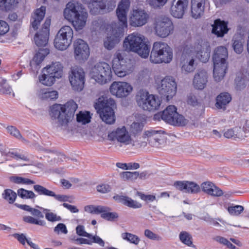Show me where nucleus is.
Listing matches in <instances>:
<instances>
[{
	"label": "nucleus",
	"instance_id": "nucleus-1",
	"mask_svg": "<svg viewBox=\"0 0 249 249\" xmlns=\"http://www.w3.org/2000/svg\"><path fill=\"white\" fill-rule=\"evenodd\" d=\"M77 108V105L73 101H69L64 105H53L50 114L55 120L54 127L60 130L68 129L69 123Z\"/></svg>",
	"mask_w": 249,
	"mask_h": 249
},
{
	"label": "nucleus",
	"instance_id": "nucleus-2",
	"mask_svg": "<svg viewBox=\"0 0 249 249\" xmlns=\"http://www.w3.org/2000/svg\"><path fill=\"white\" fill-rule=\"evenodd\" d=\"M123 47L126 51L136 53L144 58L149 54L150 47L146 44L145 37L138 33H133L125 37Z\"/></svg>",
	"mask_w": 249,
	"mask_h": 249
},
{
	"label": "nucleus",
	"instance_id": "nucleus-3",
	"mask_svg": "<svg viewBox=\"0 0 249 249\" xmlns=\"http://www.w3.org/2000/svg\"><path fill=\"white\" fill-rule=\"evenodd\" d=\"M115 106V100L107 96L99 97L94 105L102 120L108 124L115 123V116L113 108Z\"/></svg>",
	"mask_w": 249,
	"mask_h": 249
},
{
	"label": "nucleus",
	"instance_id": "nucleus-4",
	"mask_svg": "<svg viewBox=\"0 0 249 249\" xmlns=\"http://www.w3.org/2000/svg\"><path fill=\"white\" fill-rule=\"evenodd\" d=\"M228 56V51L223 46L217 47L214 52L213 78L216 81H220L224 78L227 68L226 60Z\"/></svg>",
	"mask_w": 249,
	"mask_h": 249
},
{
	"label": "nucleus",
	"instance_id": "nucleus-5",
	"mask_svg": "<svg viewBox=\"0 0 249 249\" xmlns=\"http://www.w3.org/2000/svg\"><path fill=\"white\" fill-rule=\"evenodd\" d=\"M173 59V52L166 43L156 42L153 44L150 55V61L155 64L169 63Z\"/></svg>",
	"mask_w": 249,
	"mask_h": 249
},
{
	"label": "nucleus",
	"instance_id": "nucleus-6",
	"mask_svg": "<svg viewBox=\"0 0 249 249\" xmlns=\"http://www.w3.org/2000/svg\"><path fill=\"white\" fill-rule=\"evenodd\" d=\"M112 67L115 74L121 78L129 75L133 70L131 65L124 59V53L121 51H117L114 53Z\"/></svg>",
	"mask_w": 249,
	"mask_h": 249
},
{
	"label": "nucleus",
	"instance_id": "nucleus-7",
	"mask_svg": "<svg viewBox=\"0 0 249 249\" xmlns=\"http://www.w3.org/2000/svg\"><path fill=\"white\" fill-rule=\"evenodd\" d=\"M136 98L138 106L145 110L154 111L159 109L160 105L158 96L150 94L145 90L139 91Z\"/></svg>",
	"mask_w": 249,
	"mask_h": 249
},
{
	"label": "nucleus",
	"instance_id": "nucleus-8",
	"mask_svg": "<svg viewBox=\"0 0 249 249\" xmlns=\"http://www.w3.org/2000/svg\"><path fill=\"white\" fill-rule=\"evenodd\" d=\"M91 75L96 82L101 85L105 84L111 79V68L107 63H99L92 69Z\"/></svg>",
	"mask_w": 249,
	"mask_h": 249
},
{
	"label": "nucleus",
	"instance_id": "nucleus-9",
	"mask_svg": "<svg viewBox=\"0 0 249 249\" xmlns=\"http://www.w3.org/2000/svg\"><path fill=\"white\" fill-rule=\"evenodd\" d=\"M108 139L116 142L120 146L130 145L133 143V139L129 131L124 126L119 127L108 134Z\"/></svg>",
	"mask_w": 249,
	"mask_h": 249
},
{
	"label": "nucleus",
	"instance_id": "nucleus-10",
	"mask_svg": "<svg viewBox=\"0 0 249 249\" xmlns=\"http://www.w3.org/2000/svg\"><path fill=\"white\" fill-rule=\"evenodd\" d=\"M73 35V30L70 26L62 27L55 37L54 40L55 47L59 50H65L71 44Z\"/></svg>",
	"mask_w": 249,
	"mask_h": 249
},
{
	"label": "nucleus",
	"instance_id": "nucleus-11",
	"mask_svg": "<svg viewBox=\"0 0 249 249\" xmlns=\"http://www.w3.org/2000/svg\"><path fill=\"white\" fill-rule=\"evenodd\" d=\"M154 31L155 35L165 38L174 32V25L172 21L167 17L157 18L154 23Z\"/></svg>",
	"mask_w": 249,
	"mask_h": 249
},
{
	"label": "nucleus",
	"instance_id": "nucleus-12",
	"mask_svg": "<svg viewBox=\"0 0 249 249\" xmlns=\"http://www.w3.org/2000/svg\"><path fill=\"white\" fill-rule=\"evenodd\" d=\"M86 74L84 70L79 67H71L69 73V80L73 90L80 91L84 87Z\"/></svg>",
	"mask_w": 249,
	"mask_h": 249
},
{
	"label": "nucleus",
	"instance_id": "nucleus-13",
	"mask_svg": "<svg viewBox=\"0 0 249 249\" xmlns=\"http://www.w3.org/2000/svg\"><path fill=\"white\" fill-rule=\"evenodd\" d=\"M191 47L187 46L184 48L180 58V67L181 72L188 74L192 72L196 69L195 53Z\"/></svg>",
	"mask_w": 249,
	"mask_h": 249
},
{
	"label": "nucleus",
	"instance_id": "nucleus-14",
	"mask_svg": "<svg viewBox=\"0 0 249 249\" xmlns=\"http://www.w3.org/2000/svg\"><path fill=\"white\" fill-rule=\"evenodd\" d=\"M174 106H169L162 111V120L174 125L183 126L188 123V120L177 111Z\"/></svg>",
	"mask_w": 249,
	"mask_h": 249
},
{
	"label": "nucleus",
	"instance_id": "nucleus-15",
	"mask_svg": "<svg viewBox=\"0 0 249 249\" xmlns=\"http://www.w3.org/2000/svg\"><path fill=\"white\" fill-rule=\"evenodd\" d=\"M177 86L175 78L171 76H167L161 80L158 90L160 94L165 97L167 101H169L176 94Z\"/></svg>",
	"mask_w": 249,
	"mask_h": 249
},
{
	"label": "nucleus",
	"instance_id": "nucleus-16",
	"mask_svg": "<svg viewBox=\"0 0 249 249\" xmlns=\"http://www.w3.org/2000/svg\"><path fill=\"white\" fill-rule=\"evenodd\" d=\"M133 87L129 83L124 81H114L109 86V90L112 95L117 98H125L129 96L133 91Z\"/></svg>",
	"mask_w": 249,
	"mask_h": 249
},
{
	"label": "nucleus",
	"instance_id": "nucleus-17",
	"mask_svg": "<svg viewBox=\"0 0 249 249\" xmlns=\"http://www.w3.org/2000/svg\"><path fill=\"white\" fill-rule=\"evenodd\" d=\"M81 1L87 5L90 13L92 15H97L102 12H109L115 7L113 3L110 7H107L108 2L106 0H81Z\"/></svg>",
	"mask_w": 249,
	"mask_h": 249
},
{
	"label": "nucleus",
	"instance_id": "nucleus-18",
	"mask_svg": "<svg viewBox=\"0 0 249 249\" xmlns=\"http://www.w3.org/2000/svg\"><path fill=\"white\" fill-rule=\"evenodd\" d=\"M149 18V16L147 12L142 8H136L131 12L129 23L134 27H142L145 25Z\"/></svg>",
	"mask_w": 249,
	"mask_h": 249
},
{
	"label": "nucleus",
	"instance_id": "nucleus-19",
	"mask_svg": "<svg viewBox=\"0 0 249 249\" xmlns=\"http://www.w3.org/2000/svg\"><path fill=\"white\" fill-rule=\"evenodd\" d=\"M187 46L192 48L191 49L195 53V57L197 56L201 61L206 62L208 61L210 56L211 50L207 42L203 40H198L195 42L193 45Z\"/></svg>",
	"mask_w": 249,
	"mask_h": 249
},
{
	"label": "nucleus",
	"instance_id": "nucleus-20",
	"mask_svg": "<svg viewBox=\"0 0 249 249\" xmlns=\"http://www.w3.org/2000/svg\"><path fill=\"white\" fill-rule=\"evenodd\" d=\"M74 56L75 60L79 62L85 61L90 54L88 45L82 39H77L73 43Z\"/></svg>",
	"mask_w": 249,
	"mask_h": 249
},
{
	"label": "nucleus",
	"instance_id": "nucleus-21",
	"mask_svg": "<svg viewBox=\"0 0 249 249\" xmlns=\"http://www.w3.org/2000/svg\"><path fill=\"white\" fill-rule=\"evenodd\" d=\"M130 7L129 0H121L118 4L116 12L117 18L119 21V27L123 30L127 26V14Z\"/></svg>",
	"mask_w": 249,
	"mask_h": 249
},
{
	"label": "nucleus",
	"instance_id": "nucleus-22",
	"mask_svg": "<svg viewBox=\"0 0 249 249\" xmlns=\"http://www.w3.org/2000/svg\"><path fill=\"white\" fill-rule=\"evenodd\" d=\"M84 10H85V8L80 2L71 1L66 4L63 11V15L66 19L70 21Z\"/></svg>",
	"mask_w": 249,
	"mask_h": 249
},
{
	"label": "nucleus",
	"instance_id": "nucleus-23",
	"mask_svg": "<svg viewBox=\"0 0 249 249\" xmlns=\"http://www.w3.org/2000/svg\"><path fill=\"white\" fill-rule=\"evenodd\" d=\"M50 24L51 19L47 18L42 29L36 34L34 39L37 46H45L47 44L49 40Z\"/></svg>",
	"mask_w": 249,
	"mask_h": 249
},
{
	"label": "nucleus",
	"instance_id": "nucleus-24",
	"mask_svg": "<svg viewBox=\"0 0 249 249\" xmlns=\"http://www.w3.org/2000/svg\"><path fill=\"white\" fill-rule=\"evenodd\" d=\"M122 33L123 30L120 29H116V28H112V31L107 33V36L104 40V45L105 48L108 50H111L114 48L120 41Z\"/></svg>",
	"mask_w": 249,
	"mask_h": 249
},
{
	"label": "nucleus",
	"instance_id": "nucleus-25",
	"mask_svg": "<svg viewBox=\"0 0 249 249\" xmlns=\"http://www.w3.org/2000/svg\"><path fill=\"white\" fill-rule=\"evenodd\" d=\"M208 74L204 70H198L194 74L193 85L196 89H203L207 85L208 81Z\"/></svg>",
	"mask_w": 249,
	"mask_h": 249
},
{
	"label": "nucleus",
	"instance_id": "nucleus-26",
	"mask_svg": "<svg viewBox=\"0 0 249 249\" xmlns=\"http://www.w3.org/2000/svg\"><path fill=\"white\" fill-rule=\"evenodd\" d=\"M34 189L35 192L39 195H44L54 197L57 200L60 202L69 201V196L66 195H56L55 193L40 185H35Z\"/></svg>",
	"mask_w": 249,
	"mask_h": 249
},
{
	"label": "nucleus",
	"instance_id": "nucleus-27",
	"mask_svg": "<svg viewBox=\"0 0 249 249\" xmlns=\"http://www.w3.org/2000/svg\"><path fill=\"white\" fill-rule=\"evenodd\" d=\"M174 185L178 189L185 193L197 194L200 191V186L194 182L177 181Z\"/></svg>",
	"mask_w": 249,
	"mask_h": 249
},
{
	"label": "nucleus",
	"instance_id": "nucleus-28",
	"mask_svg": "<svg viewBox=\"0 0 249 249\" xmlns=\"http://www.w3.org/2000/svg\"><path fill=\"white\" fill-rule=\"evenodd\" d=\"M45 71L56 79L60 78L63 75V67L59 62H52L43 69Z\"/></svg>",
	"mask_w": 249,
	"mask_h": 249
},
{
	"label": "nucleus",
	"instance_id": "nucleus-29",
	"mask_svg": "<svg viewBox=\"0 0 249 249\" xmlns=\"http://www.w3.org/2000/svg\"><path fill=\"white\" fill-rule=\"evenodd\" d=\"M88 17V14L86 10H84L69 21L71 22L75 30L79 31L83 29L86 26Z\"/></svg>",
	"mask_w": 249,
	"mask_h": 249
},
{
	"label": "nucleus",
	"instance_id": "nucleus-30",
	"mask_svg": "<svg viewBox=\"0 0 249 249\" xmlns=\"http://www.w3.org/2000/svg\"><path fill=\"white\" fill-rule=\"evenodd\" d=\"M200 187L204 193L212 196H220L223 194L221 189L209 181L202 183Z\"/></svg>",
	"mask_w": 249,
	"mask_h": 249
},
{
	"label": "nucleus",
	"instance_id": "nucleus-31",
	"mask_svg": "<svg viewBox=\"0 0 249 249\" xmlns=\"http://www.w3.org/2000/svg\"><path fill=\"white\" fill-rule=\"evenodd\" d=\"M113 198L115 201L129 208L138 209L142 207L141 203L127 196L117 195L114 196Z\"/></svg>",
	"mask_w": 249,
	"mask_h": 249
},
{
	"label": "nucleus",
	"instance_id": "nucleus-32",
	"mask_svg": "<svg viewBox=\"0 0 249 249\" xmlns=\"http://www.w3.org/2000/svg\"><path fill=\"white\" fill-rule=\"evenodd\" d=\"M45 11L46 8L43 6L35 11L31 19V23L34 30L37 29L38 26L44 17Z\"/></svg>",
	"mask_w": 249,
	"mask_h": 249
},
{
	"label": "nucleus",
	"instance_id": "nucleus-33",
	"mask_svg": "<svg viewBox=\"0 0 249 249\" xmlns=\"http://www.w3.org/2000/svg\"><path fill=\"white\" fill-rule=\"evenodd\" d=\"M212 33L218 37H222L228 31L227 25L224 21L218 19L214 21V24L212 25Z\"/></svg>",
	"mask_w": 249,
	"mask_h": 249
},
{
	"label": "nucleus",
	"instance_id": "nucleus-34",
	"mask_svg": "<svg viewBox=\"0 0 249 249\" xmlns=\"http://www.w3.org/2000/svg\"><path fill=\"white\" fill-rule=\"evenodd\" d=\"M76 233L81 236L88 237L93 240V242L99 244L101 247L105 246L104 241L99 236L97 235L92 236L91 234L88 233L85 231L84 227L82 225H78L76 228Z\"/></svg>",
	"mask_w": 249,
	"mask_h": 249
},
{
	"label": "nucleus",
	"instance_id": "nucleus-35",
	"mask_svg": "<svg viewBox=\"0 0 249 249\" xmlns=\"http://www.w3.org/2000/svg\"><path fill=\"white\" fill-rule=\"evenodd\" d=\"M187 5L172 2L170 9L171 14L175 18H182L185 11L187 8Z\"/></svg>",
	"mask_w": 249,
	"mask_h": 249
},
{
	"label": "nucleus",
	"instance_id": "nucleus-36",
	"mask_svg": "<svg viewBox=\"0 0 249 249\" xmlns=\"http://www.w3.org/2000/svg\"><path fill=\"white\" fill-rule=\"evenodd\" d=\"M38 96L43 100H55L58 97V93L56 90L43 89L38 91Z\"/></svg>",
	"mask_w": 249,
	"mask_h": 249
},
{
	"label": "nucleus",
	"instance_id": "nucleus-37",
	"mask_svg": "<svg viewBox=\"0 0 249 249\" xmlns=\"http://www.w3.org/2000/svg\"><path fill=\"white\" fill-rule=\"evenodd\" d=\"M231 99V98L229 93H222L216 98L215 106L218 108L225 109L226 106L230 102Z\"/></svg>",
	"mask_w": 249,
	"mask_h": 249
},
{
	"label": "nucleus",
	"instance_id": "nucleus-38",
	"mask_svg": "<svg viewBox=\"0 0 249 249\" xmlns=\"http://www.w3.org/2000/svg\"><path fill=\"white\" fill-rule=\"evenodd\" d=\"M232 47L237 53L240 54L243 51L244 39L240 35H235L232 39Z\"/></svg>",
	"mask_w": 249,
	"mask_h": 249
},
{
	"label": "nucleus",
	"instance_id": "nucleus-39",
	"mask_svg": "<svg viewBox=\"0 0 249 249\" xmlns=\"http://www.w3.org/2000/svg\"><path fill=\"white\" fill-rule=\"evenodd\" d=\"M38 79L42 84L46 86H51L56 81L55 78L46 73L43 69L42 70L41 74L39 76Z\"/></svg>",
	"mask_w": 249,
	"mask_h": 249
},
{
	"label": "nucleus",
	"instance_id": "nucleus-40",
	"mask_svg": "<svg viewBox=\"0 0 249 249\" xmlns=\"http://www.w3.org/2000/svg\"><path fill=\"white\" fill-rule=\"evenodd\" d=\"M49 53V50L47 49H40L34 56L31 62V65L39 66Z\"/></svg>",
	"mask_w": 249,
	"mask_h": 249
},
{
	"label": "nucleus",
	"instance_id": "nucleus-41",
	"mask_svg": "<svg viewBox=\"0 0 249 249\" xmlns=\"http://www.w3.org/2000/svg\"><path fill=\"white\" fill-rule=\"evenodd\" d=\"M1 155L7 157H10L16 159L17 160H21L25 161L28 160V157L24 154L21 153L17 151H11L6 152L0 150Z\"/></svg>",
	"mask_w": 249,
	"mask_h": 249
},
{
	"label": "nucleus",
	"instance_id": "nucleus-42",
	"mask_svg": "<svg viewBox=\"0 0 249 249\" xmlns=\"http://www.w3.org/2000/svg\"><path fill=\"white\" fill-rule=\"evenodd\" d=\"M2 197L9 204H13L17 198V194L10 189H5L1 194Z\"/></svg>",
	"mask_w": 249,
	"mask_h": 249
},
{
	"label": "nucleus",
	"instance_id": "nucleus-43",
	"mask_svg": "<svg viewBox=\"0 0 249 249\" xmlns=\"http://www.w3.org/2000/svg\"><path fill=\"white\" fill-rule=\"evenodd\" d=\"M91 115L89 111H80L76 115L77 122L81 124H85L90 122Z\"/></svg>",
	"mask_w": 249,
	"mask_h": 249
},
{
	"label": "nucleus",
	"instance_id": "nucleus-44",
	"mask_svg": "<svg viewBox=\"0 0 249 249\" xmlns=\"http://www.w3.org/2000/svg\"><path fill=\"white\" fill-rule=\"evenodd\" d=\"M20 0H0V8L2 10H10L13 9Z\"/></svg>",
	"mask_w": 249,
	"mask_h": 249
},
{
	"label": "nucleus",
	"instance_id": "nucleus-45",
	"mask_svg": "<svg viewBox=\"0 0 249 249\" xmlns=\"http://www.w3.org/2000/svg\"><path fill=\"white\" fill-rule=\"evenodd\" d=\"M104 208L107 209L105 212L101 213V216L102 218L110 221H113L118 219L119 215L117 213L110 212V209L108 207L104 206Z\"/></svg>",
	"mask_w": 249,
	"mask_h": 249
},
{
	"label": "nucleus",
	"instance_id": "nucleus-46",
	"mask_svg": "<svg viewBox=\"0 0 249 249\" xmlns=\"http://www.w3.org/2000/svg\"><path fill=\"white\" fill-rule=\"evenodd\" d=\"M106 209L103 206H96L93 205H89L84 207V211L91 214H100L101 213L105 212Z\"/></svg>",
	"mask_w": 249,
	"mask_h": 249
},
{
	"label": "nucleus",
	"instance_id": "nucleus-47",
	"mask_svg": "<svg viewBox=\"0 0 249 249\" xmlns=\"http://www.w3.org/2000/svg\"><path fill=\"white\" fill-rule=\"evenodd\" d=\"M162 134V131L153 129L145 131L143 134V138L146 139L148 142L153 139H158V136Z\"/></svg>",
	"mask_w": 249,
	"mask_h": 249
},
{
	"label": "nucleus",
	"instance_id": "nucleus-48",
	"mask_svg": "<svg viewBox=\"0 0 249 249\" xmlns=\"http://www.w3.org/2000/svg\"><path fill=\"white\" fill-rule=\"evenodd\" d=\"M204 7L192 4L191 15L193 18L197 19L199 18L203 14Z\"/></svg>",
	"mask_w": 249,
	"mask_h": 249
},
{
	"label": "nucleus",
	"instance_id": "nucleus-49",
	"mask_svg": "<svg viewBox=\"0 0 249 249\" xmlns=\"http://www.w3.org/2000/svg\"><path fill=\"white\" fill-rule=\"evenodd\" d=\"M122 237L123 239L127 240L130 243L136 245H138L140 241V239L138 236L128 232L122 233Z\"/></svg>",
	"mask_w": 249,
	"mask_h": 249
},
{
	"label": "nucleus",
	"instance_id": "nucleus-50",
	"mask_svg": "<svg viewBox=\"0 0 249 249\" xmlns=\"http://www.w3.org/2000/svg\"><path fill=\"white\" fill-rule=\"evenodd\" d=\"M144 126L142 122L135 121L130 125V130L134 135H137L141 132Z\"/></svg>",
	"mask_w": 249,
	"mask_h": 249
},
{
	"label": "nucleus",
	"instance_id": "nucleus-51",
	"mask_svg": "<svg viewBox=\"0 0 249 249\" xmlns=\"http://www.w3.org/2000/svg\"><path fill=\"white\" fill-rule=\"evenodd\" d=\"M18 195L22 198L24 199H33L36 197V195L33 191L22 188L18 190Z\"/></svg>",
	"mask_w": 249,
	"mask_h": 249
},
{
	"label": "nucleus",
	"instance_id": "nucleus-52",
	"mask_svg": "<svg viewBox=\"0 0 249 249\" xmlns=\"http://www.w3.org/2000/svg\"><path fill=\"white\" fill-rule=\"evenodd\" d=\"M179 239L180 241L188 246H191L192 245V236L186 231H182L179 233Z\"/></svg>",
	"mask_w": 249,
	"mask_h": 249
},
{
	"label": "nucleus",
	"instance_id": "nucleus-53",
	"mask_svg": "<svg viewBox=\"0 0 249 249\" xmlns=\"http://www.w3.org/2000/svg\"><path fill=\"white\" fill-rule=\"evenodd\" d=\"M138 172H124L120 174L121 178L124 180L136 179L139 177Z\"/></svg>",
	"mask_w": 249,
	"mask_h": 249
},
{
	"label": "nucleus",
	"instance_id": "nucleus-54",
	"mask_svg": "<svg viewBox=\"0 0 249 249\" xmlns=\"http://www.w3.org/2000/svg\"><path fill=\"white\" fill-rule=\"evenodd\" d=\"M43 211L46 212L45 217L49 221L54 222L60 221L61 219L60 216H58L56 213L51 212L50 210L43 209Z\"/></svg>",
	"mask_w": 249,
	"mask_h": 249
},
{
	"label": "nucleus",
	"instance_id": "nucleus-55",
	"mask_svg": "<svg viewBox=\"0 0 249 249\" xmlns=\"http://www.w3.org/2000/svg\"><path fill=\"white\" fill-rule=\"evenodd\" d=\"M7 130L9 133L17 139H20L22 141L25 139L22 137L19 131L15 126H9L7 127Z\"/></svg>",
	"mask_w": 249,
	"mask_h": 249
},
{
	"label": "nucleus",
	"instance_id": "nucleus-56",
	"mask_svg": "<svg viewBox=\"0 0 249 249\" xmlns=\"http://www.w3.org/2000/svg\"><path fill=\"white\" fill-rule=\"evenodd\" d=\"M23 220L27 223L36 224L40 226H44L45 222L44 220H38L30 216H25L23 217Z\"/></svg>",
	"mask_w": 249,
	"mask_h": 249
},
{
	"label": "nucleus",
	"instance_id": "nucleus-57",
	"mask_svg": "<svg viewBox=\"0 0 249 249\" xmlns=\"http://www.w3.org/2000/svg\"><path fill=\"white\" fill-rule=\"evenodd\" d=\"M244 210V207L241 205H235L234 206H230L228 208L229 213L233 215H238L240 214Z\"/></svg>",
	"mask_w": 249,
	"mask_h": 249
},
{
	"label": "nucleus",
	"instance_id": "nucleus-58",
	"mask_svg": "<svg viewBox=\"0 0 249 249\" xmlns=\"http://www.w3.org/2000/svg\"><path fill=\"white\" fill-rule=\"evenodd\" d=\"M97 191L102 194H106L111 191V186L107 183H102L96 186Z\"/></svg>",
	"mask_w": 249,
	"mask_h": 249
},
{
	"label": "nucleus",
	"instance_id": "nucleus-59",
	"mask_svg": "<svg viewBox=\"0 0 249 249\" xmlns=\"http://www.w3.org/2000/svg\"><path fill=\"white\" fill-rule=\"evenodd\" d=\"M54 231L57 234H60V233L63 234H67L68 233V230L67 229L66 225L63 223H59L54 229Z\"/></svg>",
	"mask_w": 249,
	"mask_h": 249
},
{
	"label": "nucleus",
	"instance_id": "nucleus-60",
	"mask_svg": "<svg viewBox=\"0 0 249 249\" xmlns=\"http://www.w3.org/2000/svg\"><path fill=\"white\" fill-rule=\"evenodd\" d=\"M168 0H150L149 4L154 8L162 7L167 2Z\"/></svg>",
	"mask_w": 249,
	"mask_h": 249
},
{
	"label": "nucleus",
	"instance_id": "nucleus-61",
	"mask_svg": "<svg viewBox=\"0 0 249 249\" xmlns=\"http://www.w3.org/2000/svg\"><path fill=\"white\" fill-rule=\"evenodd\" d=\"M144 235L148 238L151 240H160L161 239V237L158 235L154 233L148 229H146L144 231Z\"/></svg>",
	"mask_w": 249,
	"mask_h": 249
},
{
	"label": "nucleus",
	"instance_id": "nucleus-62",
	"mask_svg": "<svg viewBox=\"0 0 249 249\" xmlns=\"http://www.w3.org/2000/svg\"><path fill=\"white\" fill-rule=\"evenodd\" d=\"M143 137L137 138V140H134L133 139V143L130 144V145L135 146L136 147H145L147 145V142L144 140L143 141Z\"/></svg>",
	"mask_w": 249,
	"mask_h": 249
},
{
	"label": "nucleus",
	"instance_id": "nucleus-63",
	"mask_svg": "<svg viewBox=\"0 0 249 249\" xmlns=\"http://www.w3.org/2000/svg\"><path fill=\"white\" fill-rule=\"evenodd\" d=\"M137 194L142 200L147 202H153L156 200V196L153 195H145L141 192H138Z\"/></svg>",
	"mask_w": 249,
	"mask_h": 249
},
{
	"label": "nucleus",
	"instance_id": "nucleus-64",
	"mask_svg": "<svg viewBox=\"0 0 249 249\" xmlns=\"http://www.w3.org/2000/svg\"><path fill=\"white\" fill-rule=\"evenodd\" d=\"M139 79L143 82L149 81L150 79V73L147 70L142 71L139 73Z\"/></svg>",
	"mask_w": 249,
	"mask_h": 249
}]
</instances>
